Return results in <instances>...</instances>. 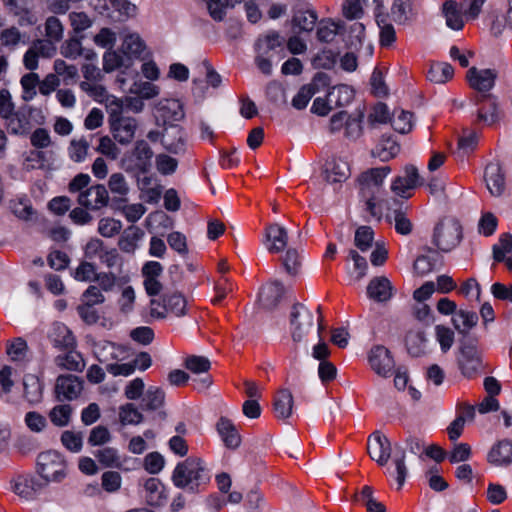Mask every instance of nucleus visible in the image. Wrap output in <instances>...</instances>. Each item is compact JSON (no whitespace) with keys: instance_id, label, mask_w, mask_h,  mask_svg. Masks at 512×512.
Masks as SVG:
<instances>
[{"instance_id":"1","label":"nucleus","mask_w":512,"mask_h":512,"mask_svg":"<svg viewBox=\"0 0 512 512\" xmlns=\"http://www.w3.org/2000/svg\"><path fill=\"white\" fill-rule=\"evenodd\" d=\"M390 171L389 166L372 168L364 172L359 178L360 191L366 202V210L377 220L381 219L383 205L387 201L380 198L381 186Z\"/></svg>"},{"instance_id":"2","label":"nucleus","mask_w":512,"mask_h":512,"mask_svg":"<svg viewBox=\"0 0 512 512\" xmlns=\"http://www.w3.org/2000/svg\"><path fill=\"white\" fill-rule=\"evenodd\" d=\"M171 479L177 488L195 492L209 482L210 475L202 459L189 457L176 465Z\"/></svg>"},{"instance_id":"3","label":"nucleus","mask_w":512,"mask_h":512,"mask_svg":"<svg viewBox=\"0 0 512 512\" xmlns=\"http://www.w3.org/2000/svg\"><path fill=\"white\" fill-rule=\"evenodd\" d=\"M36 471L47 484L60 483L69 474L68 462L56 450H47L37 456Z\"/></svg>"},{"instance_id":"4","label":"nucleus","mask_w":512,"mask_h":512,"mask_svg":"<svg viewBox=\"0 0 512 512\" xmlns=\"http://www.w3.org/2000/svg\"><path fill=\"white\" fill-rule=\"evenodd\" d=\"M154 152L147 141L137 140L133 148L125 153L121 165L127 172L147 173L152 166Z\"/></svg>"},{"instance_id":"5","label":"nucleus","mask_w":512,"mask_h":512,"mask_svg":"<svg viewBox=\"0 0 512 512\" xmlns=\"http://www.w3.org/2000/svg\"><path fill=\"white\" fill-rule=\"evenodd\" d=\"M315 325L314 314L305 305L296 303L289 316V331L294 342H303Z\"/></svg>"},{"instance_id":"6","label":"nucleus","mask_w":512,"mask_h":512,"mask_svg":"<svg viewBox=\"0 0 512 512\" xmlns=\"http://www.w3.org/2000/svg\"><path fill=\"white\" fill-rule=\"evenodd\" d=\"M462 239V228L453 218L440 221L434 230L433 243L443 252H449L457 247Z\"/></svg>"},{"instance_id":"7","label":"nucleus","mask_w":512,"mask_h":512,"mask_svg":"<svg viewBox=\"0 0 512 512\" xmlns=\"http://www.w3.org/2000/svg\"><path fill=\"white\" fill-rule=\"evenodd\" d=\"M163 304L153 299L150 302V316L154 319H164L172 314L181 317L186 314L187 300L178 292L165 293L162 297Z\"/></svg>"},{"instance_id":"8","label":"nucleus","mask_w":512,"mask_h":512,"mask_svg":"<svg viewBox=\"0 0 512 512\" xmlns=\"http://www.w3.org/2000/svg\"><path fill=\"white\" fill-rule=\"evenodd\" d=\"M478 106L476 111V121L486 126H492L501 120V111L495 97L491 95H481L475 100Z\"/></svg>"},{"instance_id":"9","label":"nucleus","mask_w":512,"mask_h":512,"mask_svg":"<svg viewBox=\"0 0 512 512\" xmlns=\"http://www.w3.org/2000/svg\"><path fill=\"white\" fill-rule=\"evenodd\" d=\"M368 361L371 369L380 377L387 378L394 369V360L390 351L384 346H374L369 354Z\"/></svg>"},{"instance_id":"10","label":"nucleus","mask_w":512,"mask_h":512,"mask_svg":"<svg viewBox=\"0 0 512 512\" xmlns=\"http://www.w3.org/2000/svg\"><path fill=\"white\" fill-rule=\"evenodd\" d=\"M387 210L386 217L389 221L394 222L395 230L398 234L409 235L413 230V224L407 217L408 206L403 203L398 204L396 201H386L383 209Z\"/></svg>"},{"instance_id":"11","label":"nucleus","mask_w":512,"mask_h":512,"mask_svg":"<svg viewBox=\"0 0 512 512\" xmlns=\"http://www.w3.org/2000/svg\"><path fill=\"white\" fill-rule=\"evenodd\" d=\"M108 191L102 184H97L79 193L77 202L87 210H99L108 204Z\"/></svg>"},{"instance_id":"12","label":"nucleus","mask_w":512,"mask_h":512,"mask_svg":"<svg viewBox=\"0 0 512 512\" xmlns=\"http://www.w3.org/2000/svg\"><path fill=\"white\" fill-rule=\"evenodd\" d=\"M83 390V381L74 375H60L56 380L55 394L60 401L77 399Z\"/></svg>"},{"instance_id":"13","label":"nucleus","mask_w":512,"mask_h":512,"mask_svg":"<svg viewBox=\"0 0 512 512\" xmlns=\"http://www.w3.org/2000/svg\"><path fill=\"white\" fill-rule=\"evenodd\" d=\"M367 450L372 460L384 466L391 456V443L386 436L376 431L368 438Z\"/></svg>"},{"instance_id":"14","label":"nucleus","mask_w":512,"mask_h":512,"mask_svg":"<svg viewBox=\"0 0 512 512\" xmlns=\"http://www.w3.org/2000/svg\"><path fill=\"white\" fill-rule=\"evenodd\" d=\"M419 184V173L415 166L407 165L404 168V175L398 176L391 184L392 192L401 198L407 199L411 196L410 191Z\"/></svg>"},{"instance_id":"15","label":"nucleus","mask_w":512,"mask_h":512,"mask_svg":"<svg viewBox=\"0 0 512 512\" xmlns=\"http://www.w3.org/2000/svg\"><path fill=\"white\" fill-rule=\"evenodd\" d=\"M366 293L369 299L377 303H385L393 297L395 288L387 277L378 276L370 280Z\"/></svg>"},{"instance_id":"16","label":"nucleus","mask_w":512,"mask_h":512,"mask_svg":"<svg viewBox=\"0 0 512 512\" xmlns=\"http://www.w3.org/2000/svg\"><path fill=\"white\" fill-rule=\"evenodd\" d=\"M287 244L288 231L284 226L273 223L266 227L264 245L269 253H280Z\"/></svg>"},{"instance_id":"17","label":"nucleus","mask_w":512,"mask_h":512,"mask_svg":"<svg viewBox=\"0 0 512 512\" xmlns=\"http://www.w3.org/2000/svg\"><path fill=\"white\" fill-rule=\"evenodd\" d=\"M113 138L121 145H127L133 140L138 123L133 117H124L109 123Z\"/></svg>"},{"instance_id":"18","label":"nucleus","mask_w":512,"mask_h":512,"mask_svg":"<svg viewBox=\"0 0 512 512\" xmlns=\"http://www.w3.org/2000/svg\"><path fill=\"white\" fill-rule=\"evenodd\" d=\"M156 113L157 118L162 120L164 125L181 121L185 116L183 105L177 99H164L159 101L156 106Z\"/></svg>"},{"instance_id":"19","label":"nucleus","mask_w":512,"mask_h":512,"mask_svg":"<svg viewBox=\"0 0 512 512\" xmlns=\"http://www.w3.org/2000/svg\"><path fill=\"white\" fill-rule=\"evenodd\" d=\"M497 72L493 69H477L472 67L467 72V79L470 86L479 91L487 92L495 85Z\"/></svg>"},{"instance_id":"20","label":"nucleus","mask_w":512,"mask_h":512,"mask_svg":"<svg viewBox=\"0 0 512 512\" xmlns=\"http://www.w3.org/2000/svg\"><path fill=\"white\" fill-rule=\"evenodd\" d=\"M459 365L462 373L467 377H472L473 375L481 371V357L474 346H464L461 349Z\"/></svg>"},{"instance_id":"21","label":"nucleus","mask_w":512,"mask_h":512,"mask_svg":"<svg viewBox=\"0 0 512 512\" xmlns=\"http://www.w3.org/2000/svg\"><path fill=\"white\" fill-rule=\"evenodd\" d=\"M484 181L489 193L500 196L505 190V176L498 163H490L484 171Z\"/></svg>"},{"instance_id":"22","label":"nucleus","mask_w":512,"mask_h":512,"mask_svg":"<svg viewBox=\"0 0 512 512\" xmlns=\"http://www.w3.org/2000/svg\"><path fill=\"white\" fill-rule=\"evenodd\" d=\"M60 53L63 57L76 60L83 56L87 61H95L97 54L91 49H85L82 46L81 39L77 37L69 38L60 47Z\"/></svg>"},{"instance_id":"23","label":"nucleus","mask_w":512,"mask_h":512,"mask_svg":"<svg viewBox=\"0 0 512 512\" xmlns=\"http://www.w3.org/2000/svg\"><path fill=\"white\" fill-rule=\"evenodd\" d=\"M162 145L171 153H179L184 149V134L176 124L165 125L162 132Z\"/></svg>"},{"instance_id":"24","label":"nucleus","mask_w":512,"mask_h":512,"mask_svg":"<svg viewBox=\"0 0 512 512\" xmlns=\"http://www.w3.org/2000/svg\"><path fill=\"white\" fill-rule=\"evenodd\" d=\"M48 337L52 344L59 349H71L76 341L71 330L63 323L56 322L52 325Z\"/></svg>"},{"instance_id":"25","label":"nucleus","mask_w":512,"mask_h":512,"mask_svg":"<svg viewBox=\"0 0 512 512\" xmlns=\"http://www.w3.org/2000/svg\"><path fill=\"white\" fill-rule=\"evenodd\" d=\"M350 168L343 159H331L324 167V178L329 183H341L348 179Z\"/></svg>"},{"instance_id":"26","label":"nucleus","mask_w":512,"mask_h":512,"mask_svg":"<svg viewBox=\"0 0 512 512\" xmlns=\"http://www.w3.org/2000/svg\"><path fill=\"white\" fill-rule=\"evenodd\" d=\"M122 52L128 57L136 59H145L149 55L144 40L135 32L125 35L122 43Z\"/></svg>"},{"instance_id":"27","label":"nucleus","mask_w":512,"mask_h":512,"mask_svg":"<svg viewBox=\"0 0 512 512\" xmlns=\"http://www.w3.org/2000/svg\"><path fill=\"white\" fill-rule=\"evenodd\" d=\"M284 294L283 285L278 282H270L264 285L259 294V302L266 310L274 309Z\"/></svg>"},{"instance_id":"28","label":"nucleus","mask_w":512,"mask_h":512,"mask_svg":"<svg viewBox=\"0 0 512 512\" xmlns=\"http://www.w3.org/2000/svg\"><path fill=\"white\" fill-rule=\"evenodd\" d=\"M487 460L495 466H507L512 464V442L502 440L495 444L488 453Z\"/></svg>"},{"instance_id":"29","label":"nucleus","mask_w":512,"mask_h":512,"mask_svg":"<svg viewBox=\"0 0 512 512\" xmlns=\"http://www.w3.org/2000/svg\"><path fill=\"white\" fill-rule=\"evenodd\" d=\"M294 399L288 389H281L274 398L273 411L277 419L286 420L292 415Z\"/></svg>"},{"instance_id":"30","label":"nucleus","mask_w":512,"mask_h":512,"mask_svg":"<svg viewBox=\"0 0 512 512\" xmlns=\"http://www.w3.org/2000/svg\"><path fill=\"white\" fill-rule=\"evenodd\" d=\"M145 499L150 506H162L167 498L165 487L157 478H149L144 483Z\"/></svg>"},{"instance_id":"31","label":"nucleus","mask_w":512,"mask_h":512,"mask_svg":"<svg viewBox=\"0 0 512 512\" xmlns=\"http://www.w3.org/2000/svg\"><path fill=\"white\" fill-rule=\"evenodd\" d=\"M25 400L31 405L39 404L43 399V385L40 379L33 375L27 374L23 378Z\"/></svg>"},{"instance_id":"32","label":"nucleus","mask_w":512,"mask_h":512,"mask_svg":"<svg viewBox=\"0 0 512 512\" xmlns=\"http://www.w3.org/2000/svg\"><path fill=\"white\" fill-rule=\"evenodd\" d=\"M406 348L410 355L419 357L427 352L428 338L422 330H410L406 335Z\"/></svg>"},{"instance_id":"33","label":"nucleus","mask_w":512,"mask_h":512,"mask_svg":"<svg viewBox=\"0 0 512 512\" xmlns=\"http://www.w3.org/2000/svg\"><path fill=\"white\" fill-rule=\"evenodd\" d=\"M29 38L20 32L17 27H8L0 32V44L9 51L16 50L21 45H26Z\"/></svg>"},{"instance_id":"34","label":"nucleus","mask_w":512,"mask_h":512,"mask_svg":"<svg viewBox=\"0 0 512 512\" xmlns=\"http://www.w3.org/2000/svg\"><path fill=\"white\" fill-rule=\"evenodd\" d=\"M143 236L144 233L139 227L133 225L129 226L121 234L118 247L125 253H133L137 249L138 242Z\"/></svg>"},{"instance_id":"35","label":"nucleus","mask_w":512,"mask_h":512,"mask_svg":"<svg viewBox=\"0 0 512 512\" xmlns=\"http://www.w3.org/2000/svg\"><path fill=\"white\" fill-rule=\"evenodd\" d=\"M55 364L61 369L75 372H81L85 367L82 355L72 349L65 354L58 355L55 358Z\"/></svg>"},{"instance_id":"36","label":"nucleus","mask_w":512,"mask_h":512,"mask_svg":"<svg viewBox=\"0 0 512 512\" xmlns=\"http://www.w3.org/2000/svg\"><path fill=\"white\" fill-rule=\"evenodd\" d=\"M478 316L473 311L459 310L452 317L454 328L462 335H466L477 325Z\"/></svg>"},{"instance_id":"37","label":"nucleus","mask_w":512,"mask_h":512,"mask_svg":"<svg viewBox=\"0 0 512 512\" xmlns=\"http://www.w3.org/2000/svg\"><path fill=\"white\" fill-rule=\"evenodd\" d=\"M400 151L399 144L391 137H383L377 146L372 150V156L379 158L381 161H389L394 158Z\"/></svg>"},{"instance_id":"38","label":"nucleus","mask_w":512,"mask_h":512,"mask_svg":"<svg viewBox=\"0 0 512 512\" xmlns=\"http://www.w3.org/2000/svg\"><path fill=\"white\" fill-rule=\"evenodd\" d=\"M217 430L228 448H237L240 445V436L230 420L221 418L217 423Z\"/></svg>"},{"instance_id":"39","label":"nucleus","mask_w":512,"mask_h":512,"mask_svg":"<svg viewBox=\"0 0 512 512\" xmlns=\"http://www.w3.org/2000/svg\"><path fill=\"white\" fill-rule=\"evenodd\" d=\"M395 454L393 457V464L395 466L396 481L398 483V489L404 485L408 469L406 466V450L405 447L400 443L394 445Z\"/></svg>"},{"instance_id":"40","label":"nucleus","mask_w":512,"mask_h":512,"mask_svg":"<svg viewBox=\"0 0 512 512\" xmlns=\"http://www.w3.org/2000/svg\"><path fill=\"white\" fill-rule=\"evenodd\" d=\"M354 90L345 84L337 85L328 93V101L337 107H343L352 102Z\"/></svg>"},{"instance_id":"41","label":"nucleus","mask_w":512,"mask_h":512,"mask_svg":"<svg viewBox=\"0 0 512 512\" xmlns=\"http://www.w3.org/2000/svg\"><path fill=\"white\" fill-rule=\"evenodd\" d=\"M454 75L453 67L446 62L433 63L428 70L427 78L437 84H444Z\"/></svg>"},{"instance_id":"42","label":"nucleus","mask_w":512,"mask_h":512,"mask_svg":"<svg viewBox=\"0 0 512 512\" xmlns=\"http://www.w3.org/2000/svg\"><path fill=\"white\" fill-rule=\"evenodd\" d=\"M95 457L101 465L108 468L121 469L123 467V460L116 448L104 447L95 452Z\"/></svg>"},{"instance_id":"43","label":"nucleus","mask_w":512,"mask_h":512,"mask_svg":"<svg viewBox=\"0 0 512 512\" xmlns=\"http://www.w3.org/2000/svg\"><path fill=\"white\" fill-rule=\"evenodd\" d=\"M444 17L446 19V25L453 30H461L464 22L461 13L462 10L458 9L455 1H446L442 8Z\"/></svg>"},{"instance_id":"44","label":"nucleus","mask_w":512,"mask_h":512,"mask_svg":"<svg viewBox=\"0 0 512 512\" xmlns=\"http://www.w3.org/2000/svg\"><path fill=\"white\" fill-rule=\"evenodd\" d=\"M101 104L105 105L109 123L125 117L123 115L126 110L124 99L108 94Z\"/></svg>"},{"instance_id":"45","label":"nucleus","mask_w":512,"mask_h":512,"mask_svg":"<svg viewBox=\"0 0 512 512\" xmlns=\"http://www.w3.org/2000/svg\"><path fill=\"white\" fill-rule=\"evenodd\" d=\"M123 352L124 349L121 346L108 341L99 342L95 346V354L98 360L103 363L118 359Z\"/></svg>"},{"instance_id":"46","label":"nucleus","mask_w":512,"mask_h":512,"mask_svg":"<svg viewBox=\"0 0 512 512\" xmlns=\"http://www.w3.org/2000/svg\"><path fill=\"white\" fill-rule=\"evenodd\" d=\"M165 401L164 391L155 386H150L142 397V407L146 410H157L161 408Z\"/></svg>"},{"instance_id":"47","label":"nucleus","mask_w":512,"mask_h":512,"mask_svg":"<svg viewBox=\"0 0 512 512\" xmlns=\"http://www.w3.org/2000/svg\"><path fill=\"white\" fill-rule=\"evenodd\" d=\"M283 44V39L276 31H270L265 36L259 38L256 42V51L262 54L270 53Z\"/></svg>"},{"instance_id":"48","label":"nucleus","mask_w":512,"mask_h":512,"mask_svg":"<svg viewBox=\"0 0 512 512\" xmlns=\"http://www.w3.org/2000/svg\"><path fill=\"white\" fill-rule=\"evenodd\" d=\"M94 281L97 282V285L103 292L112 291L115 286L119 283H125L128 281V277L126 276H117L112 271H101L97 272Z\"/></svg>"},{"instance_id":"49","label":"nucleus","mask_w":512,"mask_h":512,"mask_svg":"<svg viewBox=\"0 0 512 512\" xmlns=\"http://www.w3.org/2000/svg\"><path fill=\"white\" fill-rule=\"evenodd\" d=\"M113 11L117 13L116 20L125 22L136 17L138 13L137 6L129 0H111Z\"/></svg>"},{"instance_id":"50","label":"nucleus","mask_w":512,"mask_h":512,"mask_svg":"<svg viewBox=\"0 0 512 512\" xmlns=\"http://www.w3.org/2000/svg\"><path fill=\"white\" fill-rule=\"evenodd\" d=\"M5 125L8 131L15 135H24L30 130V122L27 116L20 112L12 115L11 118H7Z\"/></svg>"},{"instance_id":"51","label":"nucleus","mask_w":512,"mask_h":512,"mask_svg":"<svg viewBox=\"0 0 512 512\" xmlns=\"http://www.w3.org/2000/svg\"><path fill=\"white\" fill-rule=\"evenodd\" d=\"M108 188L110 192L124 199L129 194L130 186L124 174L117 172L111 174L108 180Z\"/></svg>"},{"instance_id":"52","label":"nucleus","mask_w":512,"mask_h":512,"mask_svg":"<svg viewBox=\"0 0 512 512\" xmlns=\"http://www.w3.org/2000/svg\"><path fill=\"white\" fill-rule=\"evenodd\" d=\"M317 21V16L314 11H299L295 13L292 19V24L295 29L299 31L309 32L312 31Z\"/></svg>"},{"instance_id":"53","label":"nucleus","mask_w":512,"mask_h":512,"mask_svg":"<svg viewBox=\"0 0 512 512\" xmlns=\"http://www.w3.org/2000/svg\"><path fill=\"white\" fill-rule=\"evenodd\" d=\"M364 113L361 110L355 111L349 115L345 124V136L349 139H357L362 134V122Z\"/></svg>"},{"instance_id":"54","label":"nucleus","mask_w":512,"mask_h":512,"mask_svg":"<svg viewBox=\"0 0 512 512\" xmlns=\"http://www.w3.org/2000/svg\"><path fill=\"white\" fill-rule=\"evenodd\" d=\"M391 124L397 132L408 133L413 127L412 114L402 109H396L391 117Z\"/></svg>"},{"instance_id":"55","label":"nucleus","mask_w":512,"mask_h":512,"mask_svg":"<svg viewBox=\"0 0 512 512\" xmlns=\"http://www.w3.org/2000/svg\"><path fill=\"white\" fill-rule=\"evenodd\" d=\"M68 18L72 30L77 35L91 28L94 23L93 19L83 11H73L69 13Z\"/></svg>"},{"instance_id":"56","label":"nucleus","mask_w":512,"mask_h":512,"mask_svg":"<svg viewBox=\"0 0 512 512\" xmlns=\"http://www.w3.org/2000/svg\"><path fill=\"white\" fill-rule=\"evenodd\" d=\"M412 12L411 0H394L391 7L393 20L398 24H405Z\"/></svg>"},{"instance_id":"57","label":"nucleus","mask_w":512,"mask_h":512,"mask_svg":"<svg viewBox=\"0 0 512 512\" xmlns=\"http://www.w3.org/2000/svg\"><path fill=\"white\" fill-rule=\"evenodd\" d=\"M20 83L22 86V99L25 102L33 100L37 94L36 88L39 85L38 74L34 72L25 74L22 76Z\"/></svg>"},{"instance_id":"58","label":"nucleus","mask_w":512,"mask_h":512,"mask_svg":"<svg viewBox=\"0 0 512 512\" xmlns=\"http://www.w3.org/2000/svg\"><path fill=\"white\" fill-rule=\"evenodd\" d=\"M434 332L435 339L439 343L441 351L443 353L449 351L454 344V331L447 326L439 324L435 326Z\"/></svg>"},{"instance_id":"59","label":"nucleus","mask_w":512,"mask_h":512,"mask_svg":"<svg viewBox=\"0 0 512 512\" xmlns=\"http://www.w3.org/2000/svg\"><path fill=\"white\" fill-rule=\"evenodd\" d=\"M72 409L70 405L61 404L53 407L49 413L51 422L58 427L67 426L70 422Z\"/></svg>"},{"instance_id":"60","label":"nucleus","mask_w":512,"mask_h":512,"mask_svg":"<svg viewBox=\"0 0 512 512\" xmlns=\"http://www.w3.org/2000/svg\"><path fill=\"white\" fill-rule=\"evenodd\" d=\"M493 258L497 262H506V254L512 250V235L504 233L498 242L493 245Z\"/></svg>"},{"instance_id":"61","label":"nucleus","mask_w":512,"mask_h":512,"mask_svg":"<svg viewBox=\"0 0 512 512\" xmlns=\"http://www.w3.org/2000/svg\"><path fill=\"white\" fill-rule=\"evenodd\" d=\"M97 274V267L90 261H81L73 272V277L79 282L94 281Z\"/></svg>"},{"instance_id":"62","label":"nucleus","mask_w":512,"mask_h":512,"mask_svg":"<svg viewBox=\"0 0 512 512\" xmlns=\"http://www.w3.org/2000/svg\"><path fill=\"white\" fill-rule=\"evenodd\" d=\"M119 418L123 425H137L142 422L143 415L134 404L128 403L120 408Z\"/></svg>"},{"instance_id":"63","label":"nucleus","mask_w":512,"mask_h":512,"mask_svg":"<svg viewBox=\"0 0 512 512\" xmlns=\"http://www.w3.org/2000/svg\"><path fill=\"white\" fill-rule=\"evenodd\" d=\"M45 35L52 41L59 42L64 36V26L56 16H49L44 24Z\"/></svg>"},{"instance_id":"64","label":"nucleus","mask_w":512,"mask_h":512,"mask_svg":"<svg viewBox=\"0 0 512 512\" xmlns=\"http://www.w3.org/2000/svg\"><path fill=\"white\" fill-rule=\"evenodd\" d=\"M317 89L314 84L302 86L292 99V105L298 110L306 108L311 98L315 95Z\"/></svg>"}]
</instances>
